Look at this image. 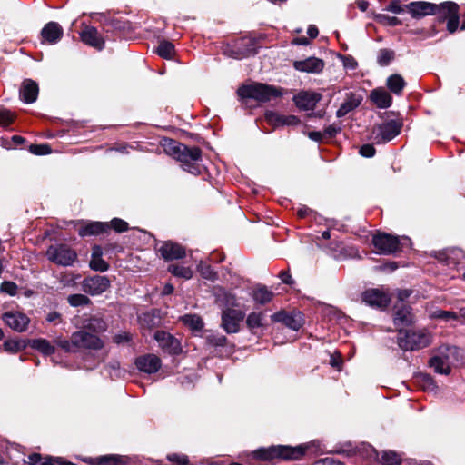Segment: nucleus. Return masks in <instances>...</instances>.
<instances>
[{
	"label": "nucleus",
	"instance_id": "obj_1",
	"mask_svg": "<svg viewBox=\"0 0 465 465\" xmlns=\"http://www.w3.org/2000/svg\"><path fill=\"white\" fill-rule=\"evenodd\" d=\"M316 441H312L310 444L300 445L295 448L287 446H272L270 448H262L254 452V456L257 459L262 460H269L274 458H282L285 460H298L302 457L306 450L311 447L316 445Z\"/></svg>",
	"mask_w": 465,
	"mask_h": 465
},
{
	"label": "nucleus",
	"instance_id": "obj_2",
	"mask_svg": "<svg viewBox=\"0 0 465 465\" xmlns=\"http://www.w3.org/2000/svg\"><path fill=\"white\" fill-rule=\"evenodd\" d=\"M372 243L377 249V253L383 255L394 254L411 245L410 238L398 237L389 233L381 232L372 238Z\"/></svg>",
	"mask_w": 465,
	"mask_h": 465
},
{
	"label": "nucleus",
	"instance_id": "obj_3",
	"mask_svg": "<svg viewBox=\"0 0 465 465\" xmlns=\"http://www.w3.org/2000/svg\"><path fill=\"white\" fill-rule=\"evenodd\" d=\"M238 94L242 98H252L261 103L269 102L282 95V91L274 86L255 83L242 85L238 89Z\"/></svg>",
	"mask_w": 465,
	"mask_h": 465
},
{
	"label": "nucleus",
	"instance_id": "obj_4",
	"mask_svg": "<svg viewBox=\"0 0 465 465\" xmlns=\"http://www.w3.org/2000/svg\"><path fill=\"white\" fill-rule=\"evenodd\" d=\"M430 342V335L424 329L399 331L398 344L404 351L420 350L427 347Z\"/></svg>",
	"mask_w": 465,
	"mask_h": 465
},
{
	"label": "nucleus",
	"instance_id": "obj_5",
	"mask_svg": "<svg viewBox=\"0 0 465 465\" xmlns=\"http://www.w3.org/2000/svg\"><path fill=\"white\" fill-rule=\"evenodd\" d=\"M455 352V347H440L436 354L430 360V366L433 368L437 373L448 375L450 372V365Z\"/></svg>",
	"mask_w": 465,
	"mask_h": 465
},
{
	"label": "nucleus",
	"instance_id": "obj_6",
	"mask_svg": "<svg viewBox=\"0 0 465 465\" xmlns=\"http://www.w3.org/2000/svg\"><path fill=\"white\" fill-rule=\"evenodd\" d=\"M47 259L60 266H71L76 260V252L66 244H54L46 251Z\"/></svg>",
	"mask_w": 465,
	"mask_h": 465
},
{
	"label": "nucleus",
	"instance_id": "obj_7",
	"mask_svg": "<svg viewBox=\"0 0 465 465\" xmlns=\"http://www.w3.org/2000/svg\"><path fill=\"white\" fill-rule=\"evenodd\" d=\"M201 159L202 153L198 147L187 146L184 147L183 152H181L177 157V160L182 163L183 168L194 175H197L201 173V166L198 163Z\"/></svg>",
	"mask_w": 465,
	"mask_h": 465
},
{
	"label": "nucleus",
	"instance_id": "obj_8",
	"mask_svg": "<svg viewBox=\"0 0 465 465\" xmlns=\"http://www.w3.org/2000/svg\"><path fill=\"white\" fill-rule=\"evenodd\" d=\"M441 4L436 5L425 1H413L407 4V12L413 18H421L427 15H439L440 13Z\"/></svg>",
	"mask_w": 465,
	"mask_h": 465
},
{
	"label": "nucleus",
	"instance_id": "obj_9",
	"mask_svg": "<svg viewBox=\"0 0 465 465\" xmlns=\"http://www.w3.org/2000/svg\"><path fill=\"white\" fill-rule=\"evenodd\" d=\"M401 123L395 120L383 123L376 127L374 131V139L379 143H387L395 138L401 133Z\"/></svg>",
	"mask_w": 465,
	"mask_h": 465
},
{
	"label": "nucleus",
	"instance_id": "obj_10",
	"mask_svg": "<svg viewBox=\"0 0 465 465\" xmlns=\"http://www.w3.org/2000/svg\"><path fill=\"white\" fill-rule=\"evenodd\" d=\"M244 316L243 312L240 310L226 309L222 313V327L228 334L237 333Z\"/></svg>",
	"mask_w": 465,
	"mask_h": 465
},
{
	"label": "nucleus",
	"instance_id": "obj_11",
	"mask_svg": "<svg viewBox=\"0 0 465 465\" xmlns=\"http://www.w3.org/2000/svg\"><path fill=\"white\" fill-rule=\"evenodd\" d=\"M73 342L77 345L78 351L82 349L100 350L104 347V342L98 336L86 331L74 332Z\"/></svg>",
	"mask_w": 465,
	"mask_h": 465
},
{
	"label": "nucleus",
	"instance_id": "obj_12",
	"mask_svg": "<svg viewBox=\"0 0 465 465\" xmlns=\"http://www.w3.org/2000/svg\"><path fill=\"white\" fill-rule=\"evenodd\" d=\"M154 339L165 352L178 355L182 352V345L178 339L164 331H157Z\"/></svg>",
	"mask_w": 465,
	"mask_h": 465
},
{
	"label": "nucleus",
	"instance_id": "obj_13",
	"mask_svg": "<svg viewBox=\"0 0 465 465\" xmlns=\"http://www.w3.org/2000/svg\"><path fill=\"white\" fill-rule=\"evenodd\" d=\"M110 286V281L106 276H94L84 279L82 289L84 292L94 296L104 292Z\"/></svg>",
	"mask_w": 465,
	"mask_h": 465
},
{
	"label": "nucleus",
	"instance_id": "obj_14",
	"mask_svg": "<svg viewBox=\"0 0 465 465\" xmlns=\"http://www.w3.org/2000/svg\"><path fill=\"white\" fill-rule=\"evenodd\" d=\"M440 13L438 15L441 19H447V28L450 33H454L459 26V6L453 2L441 3Z\"/></svg>",
	"mask_w": 465,
	"mask_h": 465
},
{
	"label": "nucleus",
	"instance_id": "obj_15",
	"mask_svg": "<svg viewBox=\"0 0 465 465\" xmlns=\"http://www.w3.org/2000/svg\"><path fill=\"white\" fill-rule=\"evenodd\" d=\"M272 321L282 322L293 331H298L303 324V317L301 312L288 313L281 311L272 315Z\"/></svg>",
	"mask_w": 465,
	"mask_h": 465
},
{
	"label": "nucleus",
	"instance_id": "obj_16",
	"mask_svg": "<svg viewBox=\"0 0 465 465\" xmlns=\"http://www.w3.org/2000/svg\"><path fill=\"white\" fill-rule=\"evenodd\" d=\"M134 363L140 371L147 374L157 372L162 366L161 359L150 353L137 357Z\"/></svg>",
	"mask_w": 465,
	"mask_h": 465
},
{
	"label": "nucleus",
	"instance_id": "obj_17",
	"mask_svg": "<svg viewBox=\"0 0 465 465\" xmlns=\"http://www.w3.org/2000/svg\"><path fill=\"white\" fill-rule=\"evenodd\" d=\"M362 300L365 303L375 308H385L390 302L388 293L379 289H370L363 292Z\"/></svg>",
	"mask_w": 465,
	"mask_h": 465
},
{
	"label": "nucleus",
	"instance_id": "obj_18",
	"mask_svg": "<svg viewBox=\"0 0 465 465\" xmlns=\"http://www.w3.org/2000/svg\"><path fill=\"white\" fill-rule=\"evenodd\" d=\"M3 321L14 331H25L29 323V318L19 312H7L2 316Z\"/></svg>",
	"mask_w": 465,
	"mask_h": 465
},
{
	"label": "nucleus",
	"instance_id": "obj_19",
	"mask_svg": "<svg viewBox=\"0 0 465 465\" xmlns=\"http://www.w3.org/2000/svg\"><path fill=\"white\" fill-rule=\"evenodd\" d=\"M80 38L85 45H90L97 50L104 47V40L98 30L90 25H86L80 33Z\"/></svg>",
	"mask_w": 465,
	"mask_h": 465
},
{
	"label": "nucleus",
	"instance_id": "obj_20",
	"mask_svg": "<svg viewBox=\"0 0 465 465\" xmlns=\"http://www.w3.org/2000/svg\"><path fill=\"white\" fill-rule=\"evenodd\" d=\"M267 325L266 315L262 312H252L246 318V326L254 335H262Z\"/></svg>",
	"mask_w": 465,
	"mask_h": 465
},
{
	"label": "nucleus",
	"instance_id": "obj_21",
	"mask_svg": "<svg viewBox=\"0 0 465 465\" xmlns=\"http://www.w3.org/2000/svg\"><path fill=\"white\" fill-rule=\"evenodd\" d=\"M321 100V94L314 92H300L293 97V102L302 110H312Z\"/></svg>",
	"mask_w": 465,
	"mask_h": 465
},
{
	"label": "nucleus",
	"instance_id": "obj_22",
	"mask_svg": "<svg viewBox=\"0 0 465 465\" xmlns=\"http://www.w3.org/2000/svg\"><path fill=\"white\" fill-rule=\"evenodd\" d=\"M162 257L166 261L182 259L185 255V250L183 246L173 242H163L158 249Z\"/></svg>",
	"mask_w": 465,
	"mask_h": 465
},
{
	"label": "nucleus",
	"instance_id": "obj_23",
	"mask_svg": "<svg viewBox=\"0 0 465 465\" xmlns=\"http://www.w3.org/2000/svg\"><path fill=\"white\" fill-rule=\"evenodd\" d=\"M63 28L56 22L47 23L41 31L43 42L54 45L60 41L63 36Z\"/></svg>",
	"mask_w": 465,
	"mask_h": 465
},
{
	"label": "nucleus",
	"instance_id": "obj_24",
	"mask_svg": "<svg viewBox=\"0 0 465 465\" xmlns=\"http://www.w3.org/2000/svg\"><path fill=\"white\" fill-rule=\"evenodd\" d=\"M293 67L301 72L318 74L322 71L324 63L322 60L316 57H309L304 60L295 61Z\"/></svg>",
	"mask_w": 465,
	"mask_h": 465
},
{
	"label": "nucleus",
	"instance_id": "obj_25",
	"mask_svg": "<svg viewBox=\"0 0 465 465\" xmlns=\"http://www.w3.org/2000/svg\"><path fill=\"white\" fill-rule=\"evenodd\" d=\"M38 84L31 80H25L20 88V98L26 104L34 103L38 96Z\"/></svg>",
	"mask_w": 465,
	"mask_h": 465
},
{
	"label": "nucleus",
	"instance_id": "obj_26",
	"mask_svg": "<svg viewBox=\"0 0 465 465\" xmlns=\"http://www.w3.org/2000/svg\"><path fill=\"white\" fill-rule=\"evenodd\" d=\"M371 101L379 108L386 109L391 105L392 98L383 88L373 89L370 94Z\"/></svg>",
	"mask_w": 465,
	"mask_h": 465
},
{
	"label": "nucleus",
	"instance_id": "obj_27",
	"mask_svg": "<svg viewBox=\"0 0 465 465\" xmlns=\"http://www.w3.org/2000/svg\"><path fill=\"white\" fill-rule=\"evenodd\" d=\"M394 324L396 326H406L413 322V315L410 306L403 303L395 306Z\"/></svg>",
	"mask_w": 465,
	"mask_h": 465
},
{
	"label": "nucleus",
	"instance_id": "obj_28",
	"mask_svg": "<svg viewBox=\"0 0 465 465\" xmlns=\"http://www.w3.org/2000/svg\"><path fill=\"white\" fill-rule=\"evenodd\" d=\"M108 224L102 222H91L79 229V234L83 237L89 235H97L104 232Z\"/></svg>",
	"mask_w": 465,
	"mask_h": 465
},
{
	"label": "nucleus",
	"instance_id": "obj_29",
	"mask_svg": "<svg viewBox=\"0 0 465 465\" xmlns=\"http://www.w3.org/2000/svg\"><path fill=\"white\" fill-rule=\"evenodd\" d=\"M386 85L391 93L400 95L406 86V82L401 75L394 74L387 78Z\"/></svg>",
	"mask_w": 465,
	"mask_h": 465
},
{
	"label": "nucleus",
	"instance_id": "obj_30",
	"mask_svg": "<svg viewBox=\"0 0 465 465\" xmlns=\"http://www.w3.org/2000/svg\"><path fill=\"white\" fill-rule=\"evenodd\" d=\"M236 49L235 55L233 56L236 59H242L256 54L253 43L251 39H242L241 43L237 45Z\"/></svg>",
	"mask_w": 465,
	"mask_h": 465
},
{
	"label": "nucleus",
	"instance_id": "obj_31",
	"mask_svg": "<svg viewBox=\"0 0 465 465\" xmlns=\"http://www.w3.org/2000/svg\"><path fill=\"white\" fill-rule=\"evenodd\" d=\"M273 292L266 286H257L252 292L253 300L259 304H266L272 301Z\"/></svg>",
	"mask_w": 465,
	"mask_h": 465
},
{
	"label": "nucleus",
	"instance_id": "obj_32",
	"mask_svg": "<svg viewBox=\"0 0 465 465\" xmlns=\"http://www.w3.org/2000/svg\"><path fill=\"white\" fill-rule=\"evenodd\" d=\"M31 347L44 355L49 356L55 352V348L45 339H35L31 341Z\"/></svg>",
	"mask_w": 465,
	"mask_h": 465
},
{
	"label": "nucleus",
	"instance_id": "obj_33",
	"mask_svg": "<svg viewBox=\"0 0 465 465\" xmlns=\"http://www.w3.org/2000/svg\"><path fill=\"white\" fill-rule=\"evenodd\" d=\"M181 321L186 326H188L192 331H199L203 327V322L199 315L196 314H185L182 316Z\"/></svg>",
	"mask_w": 465,
	"mask_h": 465
},
{
	"label": "nucleus",
	"instance_id": "obj_34",
	"mask_svg": "<svg viewBox=\"0 0 465 465\" xmlns=\"http://www.w3.org/2000/svg\"><path fill=\"white\" fill-rule=\"evenodd\" d=\"M360 104L361 99L354 95H351L344 103H342L340 108L337 110V116L342 117L346 115L348 113L358 107Z\"/></svg>",
	"mask_w": 465,
	"mask_h": 465
},
{
	"label": "nucleus",
	"instance_id": "obj_35",
	"mask_svg": "<svg viewBox=\"0 0 465 465\" xmlns=\"http://www.w3.org/2000/svg\"><path fill=\"white\" fill-rule=\"evenodd\" d=\"M84 328L87 331L100 333L106 331L107 325L106 322L98 317H92L85 321L84 322Z\"/></svg>",
	"mask_w": 465,
	"mask_h": 465
},
{
	"label": "nucleus",
	"instance_id": "obj_36",
	"mask_svg": "<svg viewBox=\"0 0 465 465\" xmlns=\"http://www.w3.org/2000/svg\"><path fill=\"white\" fill-rule=\"evenodd\" d=\"M168 272L176 277L183 278L185 280L191 279L193 275V272L190 267L178 264L169 265Z\"/></svg>",
	"mask_w": 465,
	"mask_h": 465
},
{
	"label": "nucleus",
	"instance_id": "obj_37",
	"mask_svg": "<svg viewBox=\"0 0 465 465\" xmlns=\"http://www.w3.org/2000/svg\"><path fill=\"white\" fill-rule=\"evenodd\" d=\"M185 145L183 143H178L175 140L173 139H166L164 140L163 148L164 151L169 154L177 159L178 154L183 152Z\"/></svg>",
	"mask_w": 465,
	"mask_h": 465
},
{
	"label": "nucleus",
	"instance_id": "obj_38",
	"mask_svg": "<svg viewBox=\"0 0 465 465\" xmlns=\"http://www.w3.org/2000/svg\"><path fill=\"white\" fill-rule=\"evenodd\" d=\"M465 259V253L461 249L454 248L448 252L447 263L448 265H453L459 267L462 263V260Z\"/></svg>",
	"mask_w": 465,
	"mask_h": 465
},
{
	"label": "nucleus",
	"instance_id": "obj_39",
	"mask_svg": "<svg viewBox=\"0 0 465 465\" xmlns=\"http://www.w3.org/2000/svg\"><path fill=\"white\" fill-rule=\"evenodd\" d=\"M198 272L201 276L205 280L214 282L218 278L217 272L212 268V266L206 262H200L197 266Z\"/></svg>",
	"mask_w": 465,
	"mask_h": 465
},
{
	"label": "nucleus",
	"instance_id": "obj_40",
	"mask_svg": "<svg viewBox=\"0 0 465 465\" xmlns=\"http://www.w3.org/2000/svg\"><path fill=\"white\" fill-rule=\"evenodd\" d=\"M156 52L164 59H172L174 54V45L169 41L163 40L159 43Z\"/></svg>",
	"mask_w": 465,
	"mask_h": 465
},
{
	"label": "nucleus",
	"instance_id": "obj_41",
	"mask_svg": "<svg viewBox=\"0 0 465 465\" xmlns=\"http://www.w3.org/2000/svg\"><path fill=\"white\" fill-rule=\"evenodd\" d=\"M381 461L383 465H401V459L394 451H383L381 457Z\"/></svg>",
	"mask_w": 465,
	"mask_h": 465
},
{
	"label": "nucleus",
	"instance_id": "obj_42",
	"mask_svg": "<svg viewBox=\"0 0 465 465\" xmlns=\"http://www.w3.org/2000/svg\"><path fill=\"white\" fill-rule=\"evenodd\" d=\"M205 339L209 345L214 347H223L227 341L226 337L219 333H210L206 335Z\"/></svg>",
	"mask_w": 465,
	"mask_h": 465
},
{
	"label": "nucleus",
	"instance_id": "obj_43",
	"mask_svg": "<svg viewBox=\"0 0 465 465\" xmlns=\"http://www.w3.org/2000/svg\"><path fill=\"white\" fill-rule=\"evenodd\" d=\"M68 303L73 307L87 305L90 299L84 294H71L67 298Z\"/></svg>",
	"mask_w": 465,
	"mask_h": 465
},
{
	"label": "nucleus",
	"instance_id": "obj_44",
	"mask_svg": "<svg viewBox=\"0 0 465 465\" xmlns=\"http://www.w3.org/2000/svg\"><path fill=\"white\" fill-rule=\"evenodd\" d=\"M98 464L123 465V458L116 455H105L96 458Z\"/></svg>",
	"mask_w": 465,
	"mask_h": 465
},
{
	"label": "nucleus",
	"instance_id": "obj_45",
	"mask_svg": "<svg viewBox=\"0 0 465 465\" xmlns=\"http://www.w3.org/2000/svg\"><path fill=\"white\" fill-rule=\"evenodd\" d=\"M108 372L112 378H120L125 374V371L120 367L118 361H112L106 366Z\"/></svg>",
	"mask_w": 465,
	"mask_h": 465
},
{
	"label": "nucleus",
	"instance_id": "obj_46",
	"mask_svg": "<svg viewBox=\"0 0 465 465\" xmlns=\"http://www.w3.org/2000/svg\"><path fill=\"white\" fill-rule=\"evenodd\" d=\"M55 343L66 352H76L78 351L77 345L73 342V334L70 340L56 339Z\"/></svg>",
	"mask_w": 465,
	"mask_h": 465
},
{
	"label": "nucleus",
	"instance_id": "obj_47",
	"mask_svg": "<svg viewBox=\"0 0 465 465\" xmlns=\"http://www.w3.org/2000/svg\"><path fill=\"white\" fill-rule=\"evenodd\" d=\"M394 53L393 51L388 49H381L379 51L377 61L380 65L385 66L390 64V62L393 59Z\"/></svg>",
	"mask_w": 465,
	"mask_h": 465
},
{
	"label": "nucleus",
	"instance_id": "obj_48",
	"mask_svg": "<svg viewBox=\"0 0 465 465\" xmlns=\"http://www.w3.org/2000/svg\"><path fill=\"white\" fill-rule=\"evenodd\" d=\"M90 267L98 272H105L108 270V263L99 256H94L90 261Z\"/></svg>",
	"mask_w": 465,
	"mask_h": 465
},
{
	"label": "nucleus",
	"instance_id": "obj_49",
	"mask_svg": "<svg viewBox=\"0 0 465 465\" xmlns=\"http://www.w3.org/2000/svg\"><path fill=\"white\" fill-rule=\"evenodd\" d=\"M265 118L267 122L273 125L274 127H280L282 126V114H280L278 113L269 111L265 114Z\"/></svg>",
	"mask_w": 465,
	"mask_h": 465
},
{
	"label": "nucleus",
	"instance_id": "obj_50",
	"mask_svg": "<svg viewBox=\"0 0 465 465\" xmlns=\"http://www.w3.org/2000/svg\"><path fill=\"white\" fill-rule=\"evenodd\" d=\"M15 120V115L8 110H0V125L6 127Z\"/></svg>",
	"mask_w": 465,
	"mask_h": 465
},
{
	"label": "nucleus",
	"instance_id": "obj_51",
	"mask_svg": "<svg viewBox=\"0 0 465 465\" xmlns=\"http://www.w3.org/2000/svg\"><path fill=\"white\" fill-rule=\"evenodd\" d=\"M387 10L393 14L401 15L407 12V4L402 5L399 1H392L388 5Z\"/></svg>",
	"mask_w": 465,
	"mask_h": 465
},
{
	"label": "nucleus",
	"instance_id": "obj_52",
	"mask_svg": "<svg viewBox=\"0 0 465 465\" xmlns=\"http://www.w3.org/2000/svg\"><path fill=\"white\" fill-rule=\"evenodd\" d=\"M111 227L117 232H124L128 230V223L119 218H114L111 221Z\"/></svg>",
	"mask_w": 465,
	"mask_h": 465
},
{
	"label": "nucleus",
	"instance_id": "obj_53",
	"mask_svg": "<svg viewBox=\"0 0 465 465\" xmlns=\"http://www.w3.org/2000/svg\"><path fill=\"white\" fill-rule=\"evenodd\" d=\"M29 150L35 155H45L51 153V149L47 144H33Z\"/></svg>",
	"mask_w": 465,
	"mask_h": 465
},
{
	"label": "nucleus",
	"instance_id": "obj_54",
	"mask_svg": "<svg viewBox=\"0 0 465 465\" xmlns=\"http://www.w3.org/2000/svg\"><path fill=\"white\" fill-rule=\"evenodd\" d=\"M167 459L171 462L176 463L178 465H187L189 463V460H188L187 456L183 455V454H176V453L169 454L167 456Z\"/></svg>",
	"mask_w": 465,
	"mask_h": 465
},
{
	"label": "nucleus",
	"instance_id": "obj_55",
	"mask_svg": "<svg viewBox=\"0 0 465 465\" xmlns=\"http://www.w3.org/2000/svg\"><path fill=\"white\" fill-rule=\"evenodd\" d=\"M132 340V335L129 332L122 331L113 337V341L116 344L128 343Z\"/></svg>",
	"mask_w": 465,
	"mask_h": 465
},
{
	"label": "nucleus",
	"instance_id": "obj_56",
	"mask_svg": "<svg viewBox=\"0 0 465 465\" xmlns=\"http://www.w3.org/2000/svg\"><path fill=\"white\" fill-rule=\"evenodd\" d=\"M17 286L12 282H4L0 286V292L8 293L9 295H15Z\"/></svg>",
	"mask_w": 465,
	"mask_h": 465
},
{
	"label": "nucleus",
	"instance_id": "obj_57",
	"mask_svg": "<svg viewBox=\"0 0 465 465\" xmlns=\"http://www.w3.org/2000/svg\"><path fill=\"white\" fill-rule=\"evenodd\" d=\"M22 345L17 341H6L4 343V349L6 351L17 352L22 349Z\"/></svg>",
	"mask_w": 465,
	"mask_h": 465
},
{
	"label": "nucleus",
	"instance_id": "obj_58",
	"mask_svg": "<svg viewBox=\"0 0 465 465\" xmlns=\"http://www.w3.org/2000/svg\"><path fill=\"white\" fill-rule=\"evenodd\" d=\"M282 126H295L300 124V119L295 115L282 114Z\"/></svg>",
	"mask_w": 465,
	"mask_h": 465
},
{
	"label": "nucleus",
	"instance_id": "obj_59",
	"mask_svg": "<svg viewBox=\"0 0 465 465\" xmlns=\"http://www.w3.org/2000/svg\"><path fill=\"white\" fill-rule=\"evenodd\" d=\"M360 154L363 157H372L375 154V148L371 144H364L360 149Z\"/></svg>",
	"mask_w": 465,
	"mask_h": 465
},
{
	"label": "nucleus",
	"instance_id": "obj_60",
	"mask_svg": "<svg viewBox=\"0 0 465 465\" xmlns=\"http://www.w3.org/2000/svg\"><path fill=\"white\" fill-rule=\"evenodd\" d=\"M421 381H423V388L427 391H434L436 389L435 382L430 375H422Z\"/></svg>",
	"mask_w": 465,
	"mask_h": 465
},
{
	"label": "nucleus",
	"instance_id": "obj_61",
	"mask_svg": "<svg viewBox=\"0 0 465 465\" xmlns=\"http://www.w3.org/2000/svg\"><path fill=\"white\" fill-rule=\"evenodd\" d=\"M437 317L444 319L446 321L457 320L458 318H460L459 316V312L456 313V312H448V311H440L437 313Z\"/></svg>",
	"mask_w": 465,
	"mask_h": 465
},
{
	"label": "nucleus",
	"instance_id": "obj_62",
	"mask_svg": "<svg viewBox=\"0 0 465 465\" xmlns=\"http://www.w3.org/2000/svg\"><path fill=\"white\" fill-rule=\"evenodd\" d=\"M343 66L349 70H354L358 64L355 59L351 56H342Z\"/></svg>",
	"mask_w": 465,
	"mask_h": 465
},
{
	"label": "nucleus",
	"instance_id": "obj_63",
	"mask_svg": "<svg viewBox=\"0 0 465 465\" xmlns=\"http://www.w3.org/2000/svg\"><path fill=\"white\" fill-rule=\"evenodd\" d=\"M315 465H344L341 461L335 460L331 457L321 459L316 461Z\"/></svg>",
	"mask_w": 465,
	"mask_h": 465
},
{
	"label": "nucleus",
	"instance_id": "obj_64",
	"mask_svg": "<svg viewBox=\"0 0 465 465\" xmlns=\"http://www.w3.org/2000/svg\"><path fill=\"white\" fill-rule=\"evenodd\" d=\"M44 460L38 453H33L28 456V463L30 465H40V463Z\"/></svg>",
	"mask_w": 465,
	"mask_h": 465
}]
</instances>
